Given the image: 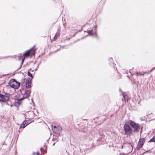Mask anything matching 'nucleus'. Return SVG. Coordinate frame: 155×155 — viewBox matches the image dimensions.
Here are the masks:
<instances>
[{
	"label": "nucleus",
	"mask_w": 155,
	"mask_h": 155,
	"mask_svg": "<svg viewBox=\"0 0 155 155\" xmlns=\"http://www.w3.org/2000/svg\"><path fill=\"white\" fill-rule=\"evenodd\" d=\"M120 155H124V154L122 153H120Z\"/></svg>",
	"instance_id": "obj_20"
},
{
	"label": "nucleus",
	"mask_w": 155,
	"mask_h": 155,
	"mask_svg": "<svg viewBox=\"0 0 155 155\" xmlns=\"http://www.w3.org/2000/svg\"><path fill=\"white\" fill-rule=\"evenodd\" d=\"M28 75L31 77V79H32L33 78V77L32 76V74L31 73L30 71H28Z\"/></svg>",
	"instance_id": "obj_12"
},
{
	"label": "nucleus",
	"mask_w": 155,
	"mask_h": 155,
	"mask_svg": "<svg viewBox=\"0 0 155 155\" xmlns=\"http://www.w3.org/2000/svg\"><path fill=\"white\" fill-rule=\"evenodd\" d=\"M57 37H56V35H55L54 37V40H56V39H57Z\"/></svg>",
	"instance_id": "obj_17"
},
{
	"label": "nucleus",
	"mask_w": 155,
	"mask_h": 155,
	"mask_svg": "<svg viewBox=\"0 0 155 155\" xmlns=\"http://www.w3.org/2000/svg\"><path fill=\"white\" fill-rule=\"evenodd\" d=\"M8 84V87H10L12 88L15 89L18 88L20 86V83L16 81L15 79H12L10 80Z\"/></svg>",
	"instance_id": "obj_3"
},
{
	"label": "nucleus",
	"mask_w": 155,
	"mask_h": 155,
	"mask_svg": "<svg viewBox=\"0 0 155 155\" xmlns=\"http://www.w3.org/2000/svg\"><path fill=\"white\" fill-rule=\"evenodd\" d=\"M38 153L33 152V155H38Z\"/></svg>",
	"instance_id": "obj_16"
},
{
	"label": "nucleus",
	"mask_w": 155,
	"mask_h": 155,
	"mask_svg": "<svg viewBox=\"0 0 155 155\" xmlns=\"http://www.w3.org/2000/svg\"><path fill=\"white\" fill-rule=\"evenodd\" d=\"M155 69V67L154 68H152L151 70V71H152L154 69Z\"/></svg>",
	"instance_id": "obj_19"
},
{
	"label": "nucleus",
	"mask_w": 155,
	"mask_h": 155,
	"mask_svg": "<svg viewBox=\"0 0 155 155\" xmlns=\"http://www.w3.org/2000/svg\"><path fill=\"white\" fill-rule=\"evenodd\" d=\"M25 121V124H26V125H27V126L29 124V123H28V121L27 120H25V121Z\"/></svg>",
	"instance_id": "obj_15"
},
{
	"label": "nucleus",
	"mask_w": 155,
	"mask_h": 155,
	"mask_svg": "<svg viewBox=\"0 0 155 155\" xmlns=\"http://www.w3.org/2000/svg\"><path fill=\"white\" fill-rule=\"evenodd\" d=\"M61 127L60 126L56 127L55 126L52 127V129L54 133L59 134L61 130Z\"/></svg>",
	"instance_id": "obj_7"
},
{
	"label": "nucleus",
	"mask_w": 155,
	"mask_h": 155,
	"mask_svg": "<svg viewBox=\"0 0 155 155\" xmlns=\"http://www.w3.org/2000/svg\"><path fill=\"white\" fill-rule=\"evenodd\" d=\"M124 129L126 134L130 135L132 133L131 129L128 125L125 124L124 126Z\"/></svg>",
	"instance_id": "obj_6"
},
{
	"label": "nucleus",
	"mask_w": 155,
	"mask_h": 155,
	"mask_svg": "<svg viewBox=\"0 0 155 155\" xmlns=\"http://www.w3.org/2000/svg\"><path fill=\"white\" fill-rule=\"evenodd\" d=\"M21 58H23V57L22 56L21 57L20 56L18 60H21Z\"/></svg>",
	"instance_id": "obj_18"
},
{
	"label": "nucleus",
	"mask_w": 155,
	"mask_h": 155,
	"mask_svg": "<svg viewBox=\"0 0 155 155\" xmlns=\"http://www.w3.org/2000/svg\"><path fill=\"white\" fill-rule=\"evenodd\" d=\"M27 114L29 116L30 118H32L34 117L35 114L33 111L31 110L27 112Z\"/></svg>",
	"instance_id": "obj_10"
},
{
	"label": "nucleus",
	"mask_w": 155,
	"mask_h": 155,
	"mask_svg": "<svg viewBox=\"0 0 155 155\" xmlns=\"http://www.w3.org/2000/svg\"><path fill=\"white\" fill-rule=\"evenodd\" d=\"M88 34L90 35H94L96 34V28L95 27H94L93 28L91 29H88Z\"/></svg>",
	"instance_id": "obj_9"
},
{
	"label": "nucleus",
	"mask_w": 155,
	"mask_h": 155,
	"mask_svg": "<svg viewBox=\"0 0 155 155\" xmlns=\"http://www.w3.org/2000/svg\"><path fill=\"white\" fill-rule=\"evenodd\" d=\"M25 79H23L22 80L21 83L22 85L24 86L26 89L25 90H23L22 92L24 91L23 94V97L20 98V100H22L24 98H26L30 95L31 92L30 89H29L31 87V81L30 78L27 79L25 83H23L25 81Z\"/></svg>",
	"instance_id": "obj_1"
},
{
	"label": "nucleus",
	"mask_w": 155,
	"mask_h": 155,
	"mask_svg": "<svg viewBox=\"0 0 155 155\" xmlns=\"http://www.w3.org/2000/svg\"><path fill=\"white\" fill-rule=\"evenodd\" d=\"M146 72H143V73H138V72H137L136 73V74H137V76L138 75V74H140L141 75H143Z\"/></svg>",
	"instance_id": "obj_14"
},
{
	"label": "nucleus",
	"mask_w": 155,
	"mask_h": 155,
	"mask_svg": "<svg viewBox=\"0 0 155 155\" xmlns=\"http://www.w3.org/2000/svg\"><path fill=\"white\" fill-rule=\"evenodd\" d=\"M9 94L5 93L4 95L0 94V102H7L8 101Z\"/></svg>",
	"instance_id": "obj_5"
},
{
	"label": "nucleus",
	"mask_w": 155,
	"mask_h": 155,
	"mask_svg": "<svg viewBox=\"0 0 155 155\" xmlns=\"http://www.w3.org/2000/svg\"><path fill=\"white\" fill-rule=\"evenodd\" d=\"M27 125H26V124H25V121H24L22 123L21 126H20V127H22L23 128H24Z\"/></svg>",
	"instance_id": "obj_11"
},
{
	"label": "nucleus",
	"mask_w": 155,
	"mask_h": 155,
	"mask_svg": "<svg viewBox=\"0 0 155 155\" xmlns=\"http://www.w3.org/2000/svg\"><path fill=\"white\" fill-rule=\"evenodd\" d=\"M144 142V138L140 139L137 144V150H139L141 148L143 145Z\"/></svg>",
	"instance_id": "obj_8"
},
{
	"label": "nucleus",
	"mask_w": 155,
	"mask_h": 155,
	"mask_svg": "<svg viewBox=\"0 0 155 155\" xmlns=\"http://www.w3.org/2000/svg\"><path fill=\"white\" fill-rule=\"evenodd\" d=\"M123 97L124 98V101H128V100H127L128 96H127V95H123Z\"/></svg>",
	"instance_id": "obj_13"
},
{
	"label": "nucleus",
	"mask_w": 155,
	"mask_h": 155,
	"mask_svg": "<svg viewBox=\"0 0 155 155\" xmlns=\"http://www.w3.org/2000/svg\"><path fill=\"white\" fill-rule=\"evenodd\" d=\"M130 124L132 127L134 129V131L138 132L140 129V127L138 124L130 120Z\"/></svg>",
	"instance_id": "obj_4"
},
{
	"label": "nucleus",
	"mask_w": 155,
	"mask_h": 155,
	"mask_svg": "<svg viewBox=\"0 0 155 155\" xmlns=\"http://www.w3.org/2000/svg\"><path fill=\"white\" fill-rule=\"evenodd\" d=\"M35 47H33L30 49L25 52L23 54V56L24 57L23 58H22L20 64L19 66L18 69V70H19L21 68L24 61L25 57H28L30 55H34L35 52Z\"/></svg>",
	"instance_id": "obj_2"
}]
</instances>
